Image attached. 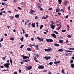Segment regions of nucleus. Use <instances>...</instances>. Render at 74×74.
<instances>
[{"instance_id":"nucleus-53","label":"nucleus","mask_w":74,"mask_h":74,"mask_svg":"<svg viewBox=\"0 0 74 74\" xmlns=\"http://www.w3.org/2000/svg\"><path fill=\"white\" fill-rule=\"evenodd\" d=\"M71 7V6H69L68 7V9L69 10H70V7Z\"/></svg>"},{"instance_id":"nucleus-2","label":"nucleus","mask_w":74,"mask_h":74,"mask_svg":"<svg viewBox=\"0 0 74 74\" xmlns=\"http://www.w3.org/2000/svg\"><path fill=\"white\" fill-rule=\"evenodd\" d=\"M30 54H29V56L28 57L24 55H22L21 57H23V59H29V57H30Z\"/></svg>"},{"instance_id":"nucleus-24","label":"nucleus","mask_w":74,"mask_h":74,"mask_svg":"<svg viewBox=\"0 0 74 74\" xmlns=\"http://www.w3.org/2000/svg\"><path fill=\"white\" fill-rule=\"evenodd\" d=\"M27 49L28 51H31V49L29 47Z\"/></svg>"},{"instance_id":"nucleus-19","label":"nucleus","mask_w":74,"mask_h":74,"mask_svg":"<svg viewBox=\"0 0 74 74\" xmlns=\"http://www.w3.org/2000/svg\"><path fill=\"white\" fill-rule=\"evenodd\" d=\"M10 62L11 65H12V60L11 58H10Z\"/></svg>"},{"instance_id":"nucleus-26","label":"nucleus","mask_w":74,"mask_h":74,"mask_svg":"<svg viewBox=\"0 0 74 74\" xmlns=\"http://www.w3.org/2000/svg\"><path fill=\"white\" fill-rule=\"evenodd\" d=\"M44 27V25H41L40 27V29H42V28Z\"/></svg>"},{"instance_id":"nucleus-44","label":"nucleus","mask_w":74,"mask_h":74,"mask_svg":"<svg viewBox=\"0 0 74 74\" xmlns=\"http://www.w3.org/2000/svg\"><path fill=\"white\" fill-rule=\"evenodd\" d=\"M41 7V5H39L38 6V8H40Z\"/></svg>"},{"instance_id":"nucleus-27","label":"nucleus","mask_w":74,"mask_h":74,"mask_svg":"<svg viewBox=\"0 0 74 74\" xmlns=\"http://www.w3.org/2000/svg\"><path fill=\"white\" fill-rule=\"evenodd\" d=\"M69 50H74V48H69Z\"/></svg>"},{"instance_id":"nucleus-13","label":"nucleus","mask_w":74,"mask_h":74,"mask_svg":"<svg viewBox=\"0 0 74 74\" xmlns=\"http://www.w3.org/2000/svg\"><path fill=\"white\" fill-rule=\"evenodd\" d=\"M51 36L53 37H54V38H56V35L54 34H51Z\"/></svg>"},{"instance_id":"nucleus-21","label":"nucleus","mask_w":74,"mask_h":74,"mask_svg":"<svg viewBox=\"0 0 74 74\" xmlns=\"http://www.w3.org/2000/svg\"><path fill=\"white\" fill-rule=\"evenodd\" d=\"M34 59L35 62H38V60H37V58H36L34 57Z\"/></svg>"},{"instance_id":"nucleus-41","label":"nucleus","mask_w":74,"mask_h":74,"mask_svg":"<svg viewBox=\"0 0 74 74\" xmlns=\"http://www.w3.org/2000/svg\"><path fill=\"white\" fill-rule=\"evenodd\" d=\"M22 30H23V34H25V30H24V29H23Z\"/></svg>"},{"instance_id":"nucleus-15","label":"nucleus","mask_w":74,"mask_h":74,"mask_svg":"<svg viewBox=\"0 0 74 74\" xmlns=\"http://www.w3.org/2000/svg\"><path fill=\"white\" fill-rule=\"evenodd\" d=\"M36 47V49H37V50H38V45H36L35 46H34L35 47Z\"/></svg>"},{"instance_id":"nucleus-54","label":"nucleus","mask_w":74,"mask_h":74,"mask_svg":"<svg viewBox=\"0 0 74 74\" xmlns=\"http://www.w3.org/2000/svg\"><path fill=\"white\" fill-rule=\"evenodd\" d=\"M14 18V17L13 16H11L10 17V19H12Z\"/></svg>"},{"instance_id":"nucleus-30","label":"nucleus","mask_w":74,"mask_h":74,"mask_svg":"<svg viewBox=\"0 0 74 74\" xmlns=\"http://www.w3.org/2000/svg\"><path fill=\"white\" fill-rule=\"evenodd\" d=\"M67 4V1H66L64 3V5H66Z\"/></svg>"},{"instance_id":"nucleus-64","label":"nucleus","mask_w":74,"mask_h":74,"mask_svg":"<svg viewBox=\"0 0 74 74\" xmlns=\"http://www.w3.org/2000/svg\"><path fill=\"white\" fill-rule=\"evenodd\" d=\"M52 9V8H49V10H51Z\"/></svg>"},{"instance_id":"nucleus-16","label":"nucleus","mask_w":74,"mask_h":74,"mask_svg":"<svg viewBox=\"0 0 74 74\" xmlns=\"http://www.w3.org/2000/svg\"><path fill=\"white\" fill-rule=\"evenodd\" d=\"M35 25H36V24L35 23L32 24V27H36V26Z\"/></svg>"},{"instance_id":"nucleus-7","label":"nucleus","mask_w":74,"mask_h":74,"mask_svg":"<svg viewBox=\"0 0 74 74\" xmlns=\"http://www.w3.org/2000/svg\"><path fill=\"white\" fill-rule=\"evenodd\" d=\"M50 26H51V28L52 29H53H53H55V25L53 24H51L50 25Z\"/></svg>"},{"instance_id":"nucleus-52","label":"nucleus","mask_w":74,"mask_h":74,"mask_svg":"<svg viewBox=\"0 0 74 74\" xmlns=\"http://www.w3.org/2000/svg\"><path fill=\"white\" fill-rule=\"evenodd\" d=\"M43 71L44 73H45V72H47V70H44Z\"/></svg>"},{"instance_id":"nucleus-43","label":"nucleus","mask_w":74,"mask_h":74,"mask_svg":"<svg viewBox=\"0 0 74 74\" xmlns=\"http://www.w3.org/2000/svg\"><path fill=\"white\" fill-rule=\"evenodd\" d=\"M62 72L64 74V70L63 69H62Z\"/></svg>"},{"instance_id":"nucleus-12","label":"nucleus","mask_w":74,"mask_h":74,"mask_svg":"<svg viewBox=\"0 0 74 74\" xmlns=\"http://www.w3.org/2000/svg\"><path fill=\"white\" fill-rule=\"evenodd\" d=\"M34 56H35V57H34V58H36V57H37V58H38V57H39V56H40L37 54H35Z\"/></svg>"},{"instance_id":"nucleus-42","label":"nucleus","mask_w":74,"mask_h":74,"mask_svg":"<svg viewBox=\"0 0 74 74\" xmlns=\"http://www.w3.org/2000/svg\"><path fill=\"white\" fill-rule=\"evenodd\" d=\"M25 36L26 37V38L28 37V34H25Z\"/></svg>"},{"instance_id":"nucleus-63","label":"nucleus","mask_w":74,"mask_h":74,"mask_svg":"<svg viewBox=\"0 0 74 74\" xmlns=\"http://www.w3.org/2000/svg\"><path fill=\"white\" fill-rule=\"evenodd\" d=\"M40 11H42L43 10V9H42V8H41L40 9Z\"/></svg>"},{"instance_id":"nucleus-20","label":"nucleus","mask_w":74,"mask_h":74,"mask_svg":"<svg viewBox=\"0 0 74 74\" xmlns=\"http://www.w3.org/2000/svg\"><path fill=\"white\" fill-rule=\"evenodd\" d=\"M54 46L55 47H59L60 45L59 44H54Z\"/></svg>"},{"instance_id":"nucleus-39","label":"nucleus","mask_w":74,"mask_h":74,"mask_svg":"<svg viewBox=\"0 0 74 74\" xmlns=\"http://www.w3.org/2000/svg\"><path fill=\"white\" fill-rule=\"evenodd\" d=\"M50 23H51L52 24H54V22L52 21H50Z\"/></svg>"},{"instance_id":"nucleus-58","label":"nucleus","mask_w":74,"mask_h":74,"mask_svg":"<svg viewBox=\"0 0 74 74\" xmlns=\"http://www.w3.org/2000/svg\"><path fill=\"white\" fill-rule=\"evenodd\" d=\"M60 24H61V22H60V24H57V26H59V25H60Z\"/></svg>"},{"instance_id":"nucleus-35","label":"nucleus","mask_w":74,"mask_h":74,"mask_svg":"<svg viewBox=\"0 0 74 74\" xmlns=\"http://www.w3.org/2000/svg\"><path fill=\"white\" fill-rule=\"evenodd\" d=\"M42 19H46V17L44 16L42 17Z\"/></svg>"},{"instance_id":"nucleus-28","label":"nucleus","mask_w":74,"mask_h":74,"mask_svg":"<svg viewBox=\"0 0 74 74\" xmlns=\"http://www.w3.org/2000/svg\"><path fill=\"white\" fill-rule=\"evenodd\" d=\"M58 1L59 2V4H61V3H62V0H58Z\"/></svg>"},{"instance_id":"nucleus-9","label":"nucleus","mask_w":74,"mask_h":74,"mask_svg":"<svg viewBox=\"0 0 74 74\" xmlns=\"http://www.w3.org/2000/svg\"><path fill=\"white\" fill-rule=\"evenodd\" d=\"M51 49H45V51H46V52H49V51H51Z\"/></svg>"},{"instance_id":"nucleus-14","label":"nucleus","mask_w":74,"mask_h":74,"mask_svg":"<svg viewBox=\"0 0 74 74\" xmlns=\"http://www.w3.org/2000/svg\"><path fill=\"white\" fill-rule=\"evenodd\" d=\"M59 42L60 44H62L63 42V41L62 40H60L59 41Z\"/></svg>"},{"instance_id":"nucleus-32","label":"nucleus","mask_w":74,"mask_h":74,"mask_svg":"<svg viewBox=\"0 0 74 74\" xmlns=\"http://www.w3.org/2000/svg\"><path fill=\"white\" fill-rule=\"evenodd\" d=\"M20 40L21 41H23V37H22L20 38Z\"/></svg>"},{"instance_id":"nucleus-51","label":"nucleus","mask_w":74,"mask_h":74,"mask_svg":"<svg viewBox=\"0 0 74 74\" xmlns=\"http://www.w3.org/2000/svg\"><path fill=\"white\" fill-rule=\"evenodd\" d=\"M18 71H19V73H21V69H19L18 70Z\"/></svg>"},{"instance_id":"nucleus-6","label":"nucleus","mask_w":74,"mask_h":74,"mask_svg":"<svg viewBox=\"0 0 74 74\" xmlns=\"http://www.w3.org/2000/svg\"><path fill=\"white\" fill-rule=\"evenodd\" d=\"M38 69H44V66L41 65H39L38 66Z\"/></svg>"},{"instance_id":"nucleus-37","label":"nucleus","mask_w":74,"mask_h":74,"mask_svg":"<svg viewBox=\"0 0 74 74\" xmlns=\"http://www.w3.org/2000/svg\"><path fill=\"white\" fill-rule=\"evenodd\" d=\"M49 64H50V65H52L53 64V62H49Z\"/></svg>"},{"instance_id":"nucleus-11","label":"nucleus","mask_w":74,"mask_h":74,"mask_svg":"<svg viewBox=\"0 0 74 74\" xmlns=\"http://www.w3.org/2000/svg\"><path fill=\"white\" fill-rule=\"evenodd\" d=\"M44 58L46 60H48V59H51V58L50 56L49 57H44Z\"/></svg>"},{"instance_id":"nucleus-22","label":"nucleus","mask_w":74,"mask_h":74,"mask_svg":"<svg viewBox=\"0 0 74 74\" xmlns=\"http://www.w3.org/2000/svg\"><path fill=\"white\" fill-rule=\"evenodd\" d=\"M62 27V25H60V27L57 28V30H59Z\"/></svg>"},{"instance_id":"nucleus-48","label":"nucleus","mask_w":74,"mask_h":74,"mask_svg":"<svg viewBox=\"0 0 74 74\" xmlns=\"http://www.w3.org/2000/svg\"><path fill=\"white\" fill-rule=\"evenodd\" d=\"M72 59H73V60H74V54L73 55V57H72Z\"/></svg>"},{"instance_id":"nucleus-8","label":"nucleus","mask_w":74,"mask_h":74,"mask_svg":"<svg viewBox=\"0 0 74 74\" xmlns=\"http://www.w3.org/2000/svg\"><path fill=\"white\" fill-rule=\"evenodd\" d=\"M32 66H30L28 67L27 68L26 70V71H27V70H31L32 68Z\"/></svg>"},{"instance_id":"nucleus-55","label":"nucleus","mask_w":74,"mask_h":74,"mask_svg":"<svg viewBox=\"0 0 74 74\" xmlns=\"http://www.w3.org/2000/svg\"><path fill=\"white\" fill-rule=\"evenodd\" d=\"M32 41H33L34 40V38H31Z\"/></svg>"},{"instance_id":"nucleus-1","label":"nucleus","mask_w":74,"mask_h":74,"mask_svg":"<svg viewBox=\"0 0 74 74\" xmlns=\"http://www.w3.org/2000/svg\"><path fill=\"white\" fill-rule=\"evenodd\" d=\"M10 63H6L4 64V66L5 67H7V69H8V68H10Z\"/></svg>"},{"instance_id":"nucleus-4","label":"nucleus","mask_w":74,"mask_h":74,"mask_svg":"<svg viewBox=\"0 0 74 74\" xmlns=\"http://www.w3.org/2000/svg\"><path fill=\"white\" fill-rule=\"evenodd\" d=\"M37 38L39 40V42H41V41H44V39L42 38L41 39L39 37H37Z\"/></svg>"},{"instance_id":"nucleus-49","label":"nucleus","mask_w":74,"mask_h":74,"mask_svg":"<svg viewBox=\"0 0 74 74\" xmlns=\"http://www.w3.org/2000/svg\"><path fill=\"white\" fill-rule=\"evenodd\" d=\"M73 61H74L73 60H71L70 61V62L71 63H73Z\"/></svg>"},{"instance_id":"nucleus-59","label":"nucleus","mask_w":74,"mask_h":74,"mask_svg":"<svg viewBox=\"0 0 74 74\" xmlns=\"http://www.w3.org/2000/svg\"><path fill=\"white\" fill-rule=\"evenodd\" d=\"M4 4H5V3H3V2L2 3V5H4Z\"/></svg>"},{"instance_id":"nucleus-33","label":"nucleus","mask_w":74,"mask_h":74,"mask_svg":"<svg viewBox=\"0 0 74 74\" xmlns=\"http://www.w3.org/2000/svg\"><path fill=\"white\" fill-rule=\"evenodd\" d=\"M24 47V45H21V47H20V48H21L22 49V48H23V47Z\"/></svg>"},{"instance_id":"nucleus-18","label":"nucleus","mask_w":74,"mask_h":74,"mask_svg":"<svg viewBox=\"0 0 74 74\" xmlns=\"http://www.w3.org/2000/svg\"><path fill=\"white\" fill-rule=\"evenodd\" d=\"M60 63V61H59L58 62H54V64H57V63Z\"/></svg>"},{"instance_id":"nucleus-61","label":"nucleus","mask_w":74,"mask_h":74,"mask_svg":"<svg viewBox=\"0 0 74 74\" xmlns=\"http://www.w3.org/2000/svg\"><path fill=\"white\" fill-rule=\"evenodd\" d=\"M18 9H19V10H21L22 9L19 7H18Z\"/></svg>"},{"instance_id":"nucleus-62","label":"nucleus","mask_w":74,"mask_h":74,"mask_svg":"<svg viewBox=\"0 0 74 74\" xmlns=\"http://www.w3.org/2000/svg\"><path fill=\"white\" fill-rule=\"evenodd\" d=\"M4 36H7V34H4Z\"/></svg>"},{"instance_id":"nucleus-38","label":"nucleus","mask_w":74,"mask_h":74,"mask_svg":"<svg viewBox=\"0 0 74 74\" xmlns=\"http://www.w3.org/2000/svg\"><path fill=\"white\" fill-rule=\"evenodd\" d=\"M54 32L55 33H56V34H58V32H56V31H54Z\"/></svg>"},{"instance_id":"nucleus-23","label":"nucleus","mask_w":74,"mask_h":74,"mask_svg":"<svg viewBox=\"0 0 74 74\" xmlns=\"http://www.w3.org/2000/svg\"><path fill=\"white\" fill-rule=\"evenodd\" d=\"M66 31V29H62L61 30L62 32H63V33H64V32H65Z\"/></svg>"},{"instance_id":"nucleus-46","label":"nucleus","mask_w":74,"mask_h":74,"mask_svg":"<svg viewBox=\"0 0 74 74\" xmlns=\"http://www.w3.org/2000/svg\"><path fill=\"white\" fill-rule=\"evenodd\" d=\"M31 25V23H29L28 24V27H30V25Z\"/></svg>"},{"instance_id":"nucleus-60","label":"nucleus","mask_w":74,"mask_h":74,"mask_svg":"<svg viewBox=\"0 0 74 74\" xmlns=\"http://www.w3.org/2000/svg\"><path fill=\"white\" fill-rule=\"evenodd\" d=\"M18 73H17V72H14V74H17Z\"/></svg>"},{"instance_id":"nucleus-50","label":"nucleus","mask_w":74,"mask_h":74,"mask_svg":"<svg viewBox=\"0 0 74 74\" xmlns=\"http://www.w3.org/2000/svg\"><path fill=\"white\" fill-rule=\"evenodd\" d=\"M67 19L69 18V15H67L65 17Z\"/></svg>"},{"instance_id":"nucleus-10","label":"nucleus","mask_w":74,"mask_h":74,"mask_svg":"<svg viewBox=\"0 0 74 74\" xmlns=\"http://www.w3.org/2000/svg\"><path fill=\"white\" fill-rule=\"evenodd\" d=\"M23 62H30L29 59L24 60H23Z\"/></svg>"},{"instance_id":"nucleus-56","label":"nucleus","mask_w":74,"mask_h":74,"mask_svg":"<svg viewBox=\"0 0 74 74\" xmlns=\"http://www.w3.org/2000/svg\"><path fill=\"white\" fill-rule=\"evenodd\" d=\"M3 15V13H2V12H1L0 13V16L1 15Z\"/></svg>"},{"instance_id":"nucleus-3","label":"nucleus","mask_w":74,"mask_h":74,"mask_svg":"<svg viewBox=\"0 0 74 74\" xmlns=\"http://www.w3.org/2000/svg\"><path fill=\"white\" fill-rule=\"evenodd\" d=\"M46 41L47 42H53V40L51 39H46Z\"/></svg>"},{"instance_id":"nucleus-36","label":"nucleus","mask_w":74,"mask_h":74,"mask_svg":"<svg viewBox=\"0 0 74 74\" xmlns=\"http://www.w3.org/2000/svg\"><path fill=\"white\" fill-rule=\"evenodd\" d=\"M7 57V56H5V57H3L2 58V59H3V60H5V58H6Z\"/></svg>"},{"instance_id":"nucleus-29","label":"nucleus","mask_w":74,"mask_h":74,"mask_svg":"<svg viewBox=\"0 0 74 74\" xmlns=\"http://www.w3.org/2000/svg\"><path fill=\"white\" fill-rule=\"evenodd\" d=\"M71 66L72 67V68H73L74 67V64H72L71 65Z\"/></svg>"},{"instance_id":"nucleus-5","label":"nucleus","mask_w":74,"mask_h":74,"mask_svg":"<svg viewBox=\"0 0 74 74\" xmlns=\"http://www.w3.org/2000/svg\"><path fill=\"white\" fill-rule=\"evenodd\" d=\"M31 11L29 12V14H33V12H36V10H33L32 9H31Z\"/></svg>"},{"instance_id":"nucleus-40","label":"nucleus","mask_w":74,"mask_h":74,"mask_svg":"<svg viewBox=\"0 0 74 74\" xmlns=\"http://www.w3.org/2000/svg\"><path fill=\"white\" fill-rule=\"evenodd\" d=\"M67 37L68 38H71V36H70V35H68Z\"/></svg>"},{"instance_id":"nucleus-45","label":"nucleus","mask_w":74,"mask_h":74,"mask_svg":"<svg viewBox=\"0 0 74 74\" xmlns=\"http://www.w3.org/2000/svg\"><path fill=\"white\" fill-rule=\"evenodd\" d=\"M36 27H38V23H36Z\"/></svg>"},{"instance_id":"nucleus-25","label":"nucleus","mask_w":74,"mask_h":74,"mask_svg":"<svg viewBox=\"0 0 74 74\" xmlns=\"http://www.w3.org/2000/svg\"><path fill=\"white\" fill-rule=\"evenodd\" d=\"M19 15L18 14H16L15 15V18H19Z\"/></svg>"},{"instance_id":"nucleus-31","label":"nucleus","mask_w":74,"mask_h":74,"mask_svg":"<svg viewBox=\"0 0 74 74\" xmlns=\"http://www.w3.org/2000/svg\"><path fill=\"white\" fill-rule=\"evenodd\" d=\"M60 11V9H56V12H59Z\"/></svg>"},{"instance_id":"nucleus-34","label":"nucleus","mask_w":74,"mask_h":74,"mask_svg":"<svg viewBox=\"0 0 74 74\" xmlns=\"http://www.w3.org/2000/svg\"><path fill=\"white\" fill-rule=\"evenodd\" d=\"M10 40H12V41H14V38H10Z\"/></svg>"},{"instance_id":"nucleus-17","label":"nucleus","mask_w":74,"mask_h":74,"mask_svg":"<svg viewBox=\"0 0 74 74\" xmlns=\"http://www.w3.org/2000/svg\"><path fill=\"white\" fill-rule=\"evenodd\" d=\"M58 52H63V50L62 49H60L58 50Z\"/></svg>"},{"instance_id":"nucleus-47","label":"nucleus","mask_w":74,"mask_h":74,"mask_svg":"<svg viewBox=\"0 0 74 74\" xmlns=\"http://www.w3.org/2000/svg\"><path fill=\"white\" fill-rule=\"evenodd\" d=\"M3 41V38H1L0 40V42H1V41Z\"/></svg>"},{"instance_id":"nucleus-57","label":"nucleus","mask_w":74,"mask_h":74,"mask_svg":"<svg viewBox=\"0 0 74 74\" xmlns=\"http://www.w3.org/2000/svg\"><path fill=\"white\" fill-rule=\"evenodd\" d=\"M60 11H61L63 12H64V10H63V9H61L60 10Z\"/></svg>"}]
</instances>
